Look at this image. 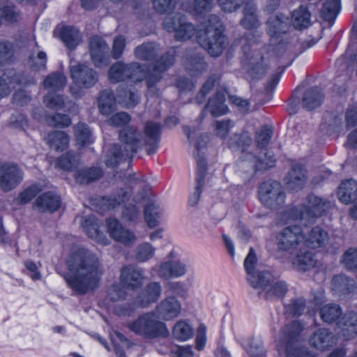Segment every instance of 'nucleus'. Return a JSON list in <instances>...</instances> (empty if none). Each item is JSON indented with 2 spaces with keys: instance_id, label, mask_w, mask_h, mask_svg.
<instances>
[{
  "instance_id": "f257e3e1",
  "label": "nucleus",
  "mask_w": 357,
  "mask_h": 357,
  "mask_svg": "<svg viewBox=\"0 0 357 357\" xmlns=\"http://www.w3.org/2000/svg\"><path fill=\"white\" fill-rule=\"evenodd\" d=\"M161 126L159 123L149 121L146 123L144 135L134 126H127L119 132L121 145L113 144L108 150L105 157L107 167L117 166L123 160L131 159L139 149L146 146L148 155L153 154L158 145Z\"/></svg>"
},
{
  "instance_id": "f03ea898",
  "label": "nucleus",
  "mask_w": 357,
  "mask_h": 357,
  "mask_svg": "<svg viewBox=\"0 0 357 357\" xmlns=\"http://www.w3.org/2000/svg\"><path fill=\"white\" fill-rule=\"evenodd\" d=\"M176 56V49L172 47L155 61L149 64L145 70L139 62H116L109 70V79L113 83H117L127 79H132L136 82H141L144 79L147 88L154 89L163 79L165 72L175 63Z\"/></svg>"
},
{
  "instance_id": "7ed1b4c3",
  "label": "nucleus",
  "mask_w": 357,
  "mask_h": 357,
  "mask_svg": "<svg viewBox=\"0 0 357 357\" xmlns=\"http://www.w3.org/2000/svg\"><path fill=\"white\" fill-rule=\"evenodd\" d=\"M66 265L72 273V275L66 278V281L79 294H85L98 288L105 273L100 258L96 253L82 248L72 253Z\"/></svg>"
},
{
  "instance_id": "20e7f679",
  "label": "nucleus",
  "mask_w": 357,
  "mask_h": 357,
  "mask_svg": "<svg viewBox=\"0 0 357 357\" xmlns=\"http://www.w3.org/2000/svg\"><path fill=\"white\" fill-rule=\"evenodd\" d=\"M205 31L198 36V43L206 50L212 56H220L229 42L223 33L222 25L218 16L209 15Z\"/></svg>"
},
{
  "instance_id": "39448f33",
  "label": "nucleus",
  "mask_w": 357,
  "mask_h": 357,
  "mask_svg": "<svg viewBox=\"0 0 357 357\" xmlns=\"http://www.w3.org/2000/svg\"><path fill=\"white\" fill-rule=\"evenodd\" d=\"M303 325L297 321L285 325L281 330V342L284 347L286 357H315L307 347L301 346L305 340Z\"/></svg>"
},
{
  "instance_id": "423d86ee",
  "label": "nucleus",
  "mask_w": 357,
  "mask_h": 357,
  "mask_svg": "<svg viewBox=\"0 0 357 357\" xmlns=\"http://www.w3.org/2000/svg\"><path fill=\"white\" fill-rule=\"evenodd\" d=\"M249 282L254 288L262 289L263 296L266 301L281 298L288 291L286 282L278 280L268 271H262L256 275L251 276Z\"/></svg>"
},
{
  "instance_id": "0eeeda50",
  "label": "nucleus",
  "mask_w": 357,
  "mask_h": 357,
  "mask_svg": "<svg viewBox=\"0 0 357 357\" xmlns=\"http://www.w3.org/2000/svg\"><path fill=\"white\" fill-rule=\"evenodd\" d=\"M126 326L134 333L146 338L165 337L169 335L165 324L154 319L151 314H144L135 321L128 322Z\"/></svg>"
},
{
  "instance_id": "6e6552de",
  "label": "nucleus",
  "mask_w": 357,
  "mask_h": 357,
  "mask_svg": "<svg viewBox=\"0 0 357 357\" xmlns=\"http://www.w3.org/2000/svg\"><path fill=\"white\" fill-rule=\"evenodd\" d=\"M258 193L261 204L271 209H278L284 204L285 192L282 184L277 181L263 182L259 186Z\"/></svg>"
},
{
  "instance_id": "1a4fd4ad",
  "label": "nucleus",
  "mask_w": 357,
  "mask_h": 357,
  "mask_svg": "<svg viewBox=\"0 0 357 357\" xmlns=\"http://www.w3.org/2000/svg\"><path fill=\"white\" fill-rule=\"evenodd\" d=\"M304 235L298 226L282 229L276 235V244L280 251L291 252L303 244Z\"/></svg>"
},
{
  "instance_id": "9d476101",
  "label": "nucleus",
  "mask_w": 357,
  "mask_h": 357,
  "mask_svg": "<svg viewBox=\"0 0 357 357\" xmlns=\"http://www.w3.org/2000/svg\"><path fill=\"white\" fill-rule=\"evenodd\" d=\"M70 77L79 89H90L98 80V73L85 63H77L70 66Z\"/></svg>"
},
{
  "instance_id": "9b49d317",
  "label": "nucleus",
  "mask_w": 357,
  "mask_h": 357,
  "mask_svg": "<svg viewBox=\"0 0 357 357\" xmlns=\"http://www.w3.org/2000/svg\"><path fill=\"white\" fill-rule=\"evenodd\" d=\"M23 172L15 164L4 163L0 165V188L4 192L15 188L22 181Z\"/></svg>"
},
{
  "instance_id": "f8f14e48",
  "label": "nucleus",
  "mask_w": 357,
  "mask_h": 357,
  "mask_svg": "<svg viewBox=\"0 0 357 357\" xmlns=\"http://www.w3.org/2000/svg\"><path fill=\"white\" fill-rule=\"evenodd\" d=\"M331 207V204L326 199L312 193L308 195L302 204L301 209V218L305 216L318 218L323 215Z\"/></svg>"
},
{
  "instance_id": "ddd939ff",
  "label": "nucleus",
  "mask_w": 357,
  "mask_h": 357,
  "mask_svg": "<svg viewBox=\"0 0 357 357\" xmlns=\"http://www.w3.org/2000/svg\"><path fill=\"white\" fill-rule=\"evenodd\" d=\"M107 231L112 238L124 244L134 242L135 237L129 230L125 229L115 218L107 219Z\"/></svg>"
},
{
  "instance_id": "4468645a",
  "label": "nucleus",
  "mask_w": 357,
  "mask_h": 357,
  "mask_svg": "<svg viewBox=\"0 0 357 357\" xmlns=\"http://www.w3.org/2000/svg\"><path fill=\"white\" fill-rule=\"evenodd\" d=\"M59 195L54 192H47L40 195L35 201L34 206L40 213L56 211L61 206Z\"/></svg>"
},
{
  "instance_id": "2eb2a0df",
  "label": "nucleus",
  "mask_w": 357,
  "mask_h": 357,
  "mask_svg": "<svg viewBox=\"0 0 357 357\" xmlns=\"http://www.w3.org/2000/svg\"><path fill=\"white\" fill-rule=\"evenodd\" d=\"M121 282L132 289H136L142 287L143 276L141 270L133 265L123 267L121 271Z\"/></svg>"
},
{
  "instance_id": "dca6fc26",
  "label": "nucleus",
  "mask_w": 357,
  "mask_h": 357,
  "mask_svg": "<svg viewBox=\"0 0 357 357\" xmlns=\"http://www.w3.org/2000/svg\"><path fill=\"white\" fill-rule=\"evenodd\" d=\"M243 15L241 24L245 29H257L261 25L257 14V8L253 0H245L243 6Z\"/></svg>"
},
{
  "instance_id": "f3484780",
  "label": "nucleus",
  "mask_w": 357,
  "mask_h": 357,
  "mask_svg": "<svg viewBox=\"0 0 357 357\" xmlns=\"http://www.w3.org/2000/svg\"><path fill=\"white\" fill-rule=\"evenodd\" d=\"M267 33L271 38H279L285 34L289 26V17L280 14L271 16L266 22Z\"/></svg>"
},
{
  "instance_id": "a211bd4d",
  "label": "nucleus",
  "mask_w": 357,
  "mask_h": 357,
  "mask_svg": "<svg viewBox=\"0 0 357 357\" xmlns=\"http://www.w3.org/2000/svg\"><path fill=\"white\" fill-rule=\"evenodd\" d=\"M244 160L252 163V168L255 173H264L269 170L275 165V162L274 156L268 155L266 151L260 153L257 155L248 153L245 155Z\"/></svg>"
},
{
  "instance_id": "6ab92c4d",
  "label": "nucleus",
  "mask_w": 357,
  "mask_h": 357,
  "mask_svg": "<svg viewBox=\"0 0 357 357\" xmlns=\"http://www.w3.org/2000/svg\"><path fill=\"white\" fill-rule=\"evenodd\" d=\"M335 335L328 329L319 328L314 331L309 340L312 347L324 351L330 349L335 344Z\"/></svg>"
},
{
  "instance_id": "aec40b11",
  "label": "nucleus",
  "mask_w": 357,
  "mask_h": 357,
  "mask_svg": "<svg viewBox=\"0 0 357 357\" xmlns=\"http://www.w3.org/2000/svg\"><path fill=\"white\" fill-rule=\"evenodd\" d=\"M294 268L299 272H306L315 268L317 260L315 255L307 250H300L292 261Z\"/></svg>"
},
{
  "instance_id": "412c9836",
  "label": "nucleus",
  "mask_w": 357,
  "mask_h": 357,
  "mask_svg": "<svg viewBox=\"0 0 357 357\" xmlns=\"http://www.w3.org/2000/svg\"><path fill=\"white\" fill-rule=\"evenodd\" d=\"M181 312V306L174 297H169L161 302L156 308L158 318L170 320L176 318Z\"/></svg>"
},
{
  "instance_id": "4be33fe9",
  "label": "nucleus",
  "mask_w": 357,
  "mask_h": 357,
  "mask_svg": "<svg viewBox=\"0 0 357 357\" xmlns=\"http://www.w3.org/2000/svg\"><path fill=\"white\" fill-rule=\"evenodd\" d=\"M108 50V45L102 38L98 36L91 38L89 51L91 59L96 66H99L103 62Z\"/></svg>"
},
{
  "instance_id": "5701e85b",
  "label": "nucleus",
  "mask_w": 357,
  "mask_h": 357,
  "mask_svg": "<svg viewBox=\"0 0 357 357\" xmlns=\"http://www.w3.org/2000/svg\"><path fill=\"white\" fill-rule=\"evenodd\" d=\"M328 241V232L321 227L317 226L311 229L304 236L303 244L312 249L324 246Z\"/></svg>"
},
{
  "instance_id": "b1692460",
  "label": "nucleus",
  "mask_w": 357,
  "mask_h": 357,
  "mask_svg": "<svg viewBox=\"0 0 357 357\" xmlns=\"http://www.w3.org/2000/svg\"><path fill=\"white\" fill-rule=\"evenodd\" d=\"M287 187L292 190H299L303 188L306 181L305 170L300 165L292 167L285 178Z\"/></svg>"
},
{
  "instance_id": "393cba45",
  "label": "nucleus",
  "mask_w": 357,
  "mask_h": 357,
  "mask_svg": "<svg viewBox=\"0 0 357 357\" xmlns=\"http://www.w3.org/2000/svg\"><path fill=\"white\" fill-rule=\"evenodd\" d=\"M183 64L185 69L192 75L202 73L207 70V63L204 57L197 52H187Z\"/></svg>"
},
{
  "instance_id": "a878e982",
  "label": "nucleus",
  "mask_w": 357,
  "mask_h": 357,
  "mask_svg": "<svg viewBox=\"0 0 357 357\" xmlns=\"http://www.w3.org/2000/svg\"><path fill=\"white\" fill-rule=\"evenodd\" d=\"M339 199L348 204L357 199V183L352 178L344 181L337 190Z\"/></svg>"
},
{
  "instance_id": "bb28decb",
  "label": "nucleus",
  "mask_w": 357,
  "mask_h": 357,
  "mask_svg": "<svg viewBox=\"0 0 357 357\" xmlns=\"http://www.w3.org/2000/svg\"><path fill=\"white\" fill-rule=\"evenodd\" d=\"M339 324L345 340H351L357 335V313L346 314Z\"/></svg>"
},
{
  "instance_id": "cd10ccee",
  "label": "nucleus",
  "mask_w": 357,
  "mask_h": 357,
  "mask_svg": "<svg viewBox=\"0 0 357 357\" xmlns=\"http://www.w3.org/2000/svg\"><path fill=\"white\" fill-rule=\"evenodd\" d=\"M116 98L113 91L107 89L102 91L99 95L98 109L100 112L108 116L116 110Z\"/></svg>"
},
{
  "instance_id": "c85d7f7f",
  "label": "nucleus",
  "mask_w": 357,
  "mask_h": 357,
  "mask_svg": "<svg viewBox=\"0 0 357 357\" xmlns=\"http://www.w3.org/2000/svg\"><path fill=\"white\" fill-rule=\"evenodd\" d=\"M225 96L223 92L218 91L210 98L204 109H208L211 114L217 117L227 112V107L225 105Z\"/></svg>"
},
{
  "instance_id": "c756f323",
  "label": "nucleus",
  "mask_w": 357,
  "mask_h": 357,
  "mask_svg": "<svg viewBox=\"0 0 357 357\" xmlns=\"http://www.w3.org/2000/svg\"><path fill=\"white\" fill-rule=\"evenodd\" d=\"M324 100V94L318 88H311L305 91L302 98L303 107L312 110L319 107Z\"/></svg>"
},
{
  "instance_id": "7c9ffc66",
  "label": "nucleus",
  "mask_w": 357,
  "mask_h": 357,
  "mask_svg": "<svg viewBox=\"0 0 357 357\" xmlns=\"http://www.w3.org/2000/svg\"><path fill=\"white\" fill-rule=\"evenodd\" d=\"M291 20L294 27L301 30L310 25L311 13L306 6L301 5L298 8L293 11Z\"/></svg>"
},
{
  "instance_id": "2f4dec72",
  "label": "nucleus",
  "mask_w": 357,
  "mask_h": 357,
  "mask_svg": "<svg viewBox=\"0 0 357 357\" xmlns=\"http://www.w3.org/2000/svg\"><path fill=\"white\" fill-rule=\"evenodd\" d=\"M60 38L66 46L70 50L75 49L82 41L79 31L72 26L63 27L60 33Z\"/></svg>"
},
{
  "instance_id": "473e14b6",
  "label": "nucleus",
  "mask_w": 357,
  "mask_h": 357,
  "mask_svg": "<svg viewBox=\"0 0 357 357\" xmlns=\"http://www.w3.org/2000/svg\"><path fill=\"white\" fill-rule=\"evenodd\" d=\"M134 54L136 59L141 61H151L158 54L157 45L154 43H144L135 47Z\"/></svg>"
},
{
  "instance_id": "72a5a7b5",
  "label": "nucleus",
  "mask_w": 357,
  "mask_h": 357,
  "mask_svg": "<svg viewBox=\"0 0 357 357\" xmlns=\"http://www.w3.org/2000/svg\"><path fill=\"white\" fill-rule=\"evenodd\" d=\"M185 273V266L178 261L164 262L159 270V275L167 279L183 275Z\"/></svg>"
},
{
  "instance_id": "f704fd0d",
  "label": "nucleus",
  "mask_w": 357,
  "mask_h": 357,
  "mask_svg": "<svg viewBox=\"0 0 357 357\" xmlns=\"http://www.w3.org/2000/svg\"><path fill=\"white\" fill-rule=\"evenodd\" d=\"M340 9V0H326L321 10L322 19L331 24Z\"/></svg>"
},
{
  "instance_id": "c9c22d12",
  "label": "nucleus",
  "mask_w": 357,
  "mask_h": 357,
  "mask_svg": "<svg viewBox=\"0 0 357 357\" xmlns=\"http://www.w3.org/2000/svg\"><path fill=\"white\" fill-rule=\"evenodd\" d=\"M47 142L51 149L62 151L67 148L69 137L63 131H55L48 134Z\"/></svg>"
},
{
  "instance_id": "e433bc0d",
  "label": "nucleus",
  "mask_w": 357,
  "mask_h": 357,
  "mask_svg": "<svg viewBox=\"0 0 357 357\" xmlns=\"http://www.w3.org/2000/svg\"><path fill=\"white\" fill-rule=\"evenodd\" d=\"M102 176V171L98 167H91L80 169L77 172L75 180L80 184L89 183L100 179Z\"/></svg>"
},
{
  "instance_id": "4c0bfd02",
  "label": "nucleus",
  "mask_w": 357,
  "mask_h": 357,
  "mask_svg": "<svg viewBox=\"0 0 357 357\" xmlns=\"http://www.w3.org/2000/svg\"><path fill=\"white\" fill-rule=\"evenodd\" d=\"M319 314L324 322L331 324L341 317L342 311L338 305L329 303L321 307Z\"/></svg>"
},
{
  "instance_id": "58836bf2",
  "label": "nucleus",
  "mask_w": 357,
  "mask_h": 357,
  "mask_svg": "<svg viewBox=\"0 0 357 357\" xmlns=\"http://www.w3.org/2000/svg\"><path fill=\"white\" fill-rule=\"evenodd\" d=\"M79 155L73 151H68L57 158L56 167L65 171H72L79 164Z\"/></svg>"
},
{
  "instance_id": "ea45409f",
  "label": "nucleus",
  "mask_w": 357,
  "mask_h": 357,
  "mask_svg": "<svg viewBox=\"0 0 357 357\" xmlns=\"http://www.w3.org/2000/svg\"><path fill=\"white\" fill-rule=\"evenodd\" d=\"M334 288L339 292L347 294L355 288V282L351 278L344 275H335L332 280Z\"/></svg>"
},
{
  "instance_id": "a19ab883",
  "label": "nucleus",
  "mask_w": 357,
  "mask_h": 357,
  "mask_svg": "<svg viewBox=\"0 0 357 357\" xmlns=\"http://www.w3.org/2000/svg\"><path fill=\"white\" fill-rule=\"evenodd\" d=\"M66 84V78L63 73L55 72L47 75L43 81V86L47 89L59 91Z\"/></svg>"
},
{
  "instance_id": "79ce46f5",
  "label": "nucleus",
  "mask_w": 357,
  "mask_h": 357,
  "mask_svg": "<svg viewBox=\"0 0 357 357\" xmlns=\"http://www.w3.org/2000/svg\"><path fill=\"white\" fill-rule=\"evenodd\" d=\"M219 79L220 75L218 74H213L208 77L207 80L202 85L201 89L196 96L195 101L198 105H201L205 101L206 96L213 89L215 83Z\"/></svg>"
},
{
  "instance_id": "37998d69",
  "label": "nucleus",
  "mask_w": 357,
  "mask_h": 357,
  "mask_svg": "<svg viewBox=\"0 0 357 357\" xmlns=\"http://www.w3.org/2000/svg\"><path fill=\"white\" fill-rule=\"evenodd\" d=\"M197 172L196 181L197 183L198 194L195 196V202L197 200L199 194L201 192V188L204 185V180L207 171V162L205 158L199 154L197 158Z\"/></svg>"
},
{
  "instance_id": "c03bdc74",
  "label": "nucleus",
  "mask_w": 357,
  "mask_h": 357,
  "mask_svg": "<svg viewBox=\"0 0 357 357\" xmlns=\"http://www.w3.org/2000/svg\"><path fill=\"white\" fill-rule=\"evenodd\" d=\"M305 300L302 298L292 299L288 305L284 307V313L292 317L301 315L305 309Z\"/></svg>"
},
{
  "instance_id": "a18cd8bd",
  "label": "nucleus",
  "mask_w": 357,
  "mask_h": 357,
  "mask_svg": "<svg viewBox=\"0 0 357 357\" xmlns=\"http://www.w3.org/2000/svg\"><path fill=\"white\" fill-rule=\"evenodd\" d=\"M161 294V287L158 282H151L146 288V300L142 301L138 303L139 306L146 307L151 302H155L158 299Z\"/></svg>"
},
{
  "instance_id": "49530a36",
  "label": "nucleus",
  "mask_w": 357,
  "mask_h": 357,
  "mask_svg": "<svg viewBox=\"0 0 357 357\" xmlns=\"http://www.w3.org/2000/svg\"><path fill=\"white\" fill-rule=\"evenodd\" d=\"M144 218L150 228H153L158 225V219L160 218L158 206L154 203L147 204L144 208Z\"/></svg>"
},
{
  "instance_id": "de8ad7c7",
  "label": "nucleus",
  "mask_w": 357,
  "mask_h": 357,
  "mask_svg": "<svg viewBox=\"0 0 357 357\" xmlns=\"http://www.w3.org/2000/svg\"><path fill=\"white\" fill-rule=\"evenodd\" d=\"M173 335L178 340H185L192 336L193 330L188 324L180 321L174 326Z\"/></svg>"
},
{
  "instance_id": "09e8293b",
  "label": "nucleus",
  "mask_w": 357,
  "mask_h": 357,
  "mask_svg": "<svg viewBox=\"0 0 357 357\" xmlns=\"http://www.w3.org/2000/svg\"><path fill=\"white\" fill-rule=\"evenodd\" d=\"M195 33V28L194 25L187 22L186 18L184 19L181 26L176 30L175 38L177 40H187L192 38Z\"/></svg>"
},
{
  "instance_id": "8fccbe9b",
  "label": "nucleus",
  "mask_w": 357,
  "mask_h": 357,
  "mask_svg": "<svg viewBox=\"0 0 357 357\" xmlns=\"http://www.w3.org/2000/svg\"><path fill=\"white\" fill-rule=\"evenodd\" d=\"M130 196V190L121 189L116 195L104 199V204L107 205L108 209L114 208L116 206L128 200Z\"/></svg>"
},
{
  "instance_id": "3c124183",
  "label": "nucleus",
  "mask_w": 357,
  "mask_h": 357,
  "mask_svg": "<svg viewBox=\"0 0 357 357\" xmlns=\"http://www.w3.org/2000/svg\"><path fill=\"white\" fill-rule=\"evenodd\" d=\"M257 61L250 63V68L249 73L254 79H259L262 77L266 73V66L264 64V57L260 54H257Z\"/></svg>"
},
{
  "instance_id": "603ef678",
  "label": "nucleus",
  "mask_w": 357,
  "mask_h": 357,
  "mask_svg": "<svg viewBox=\"0 0 357 357\" xmlns=\"http://www.w3.org/2000/svg\"><path fill=\"white\" fill-rule=\"evenodd\" d=\"M14 56L13 45L8 41L0 42V66L12 61Z\"/></svg>"
},
{
  "instance_id": "864d4df0",
  "label": "nucleus",
  "mask_w": 357,
  "mask_h": 357,
  "mask_svg": "<svg viewBox=\"0 0 357 357\" xmlns=\"http://www.w3.org/2000/svg\"><path fill=\"white\" fill-rule=\"evenodd\" d=\"M122 102L127 108L135 107L139 102L140 96L135 89H128L120 95Z\"/></svg>"
},
{
  "instance_id": "5fc2aeb1",
  "label": "nucleus",
  "mask_w": 357,
  "mask_h": 357,
  "mask_svg": "<svg viewBox=\"0 0 357 357\" xmlns=\"http://www.w3.org/2000/svg\"><path fill=\"white\" fill-rule=\"evenodd\" d=\"M43 102L47 107L52 109H60L63 107L65 100L60 94L49 93L43 98Z\"/></svg>"
},
{
  "instance_id": "6e6d98bb",
  "label": "nucleus",
  "mask_w": 357,
  "mask_h": 357,
  "mask_svg": "<svg viewBox=\"0 0 357 357\" xmlns=\"http://www.w3.org/2000/svg\"><path fill=\"white\" fill-rule=\"evenodd\" d=\"M342 263L348 270H357V248H351L342 255Z\"/></svg>"
},
{
  "instance_id": "4d7b16f0",
  "label": "nucleus",
  "mask_w": 357,
  "mask_h": 357,
  "mask_svg": "<svg viewBox=\"0 0 357 357\" xmlns=\"http://www.w3.org/2000/svg\"><path fill=\"white\" fill-rule=\"evenodd\" d=\"M185 17L181 13H176L173 17H167L163 22L164 29L168 32H175L181 26Z\"/></svg>"
},
{
  "instance_id": "13d9d810",
  "label": "nucleus",
  "mask_w": 357,
  "mask_h": 357,
  "mask_svg": "<svg viewBox=\"0 0 357 357\" xmlns=\"http://www.w3.org/2000/svg\"><path fill=\"white\" fill-rule=\"evenodd\" d=\"M47 57L44 52H39L37 56L31 55L28 65L34 71L45 70L46 68Z\"/></svg>"
},
{
  "instance_id": "bf43d9fd",
  "label": "nucleus",
  "mask_w": 357,
  "mask_h": 357,
  "mask_svg": "<svg viewBox=\"0 0 357 357\" xmlns=\"http://www.w3.org/2000/svg\"><path fill=\"white\" fill-rule=\"evenodd\" d=\"M153 8L160 14L172 13L177 4V0H152Z\"/></svg>"
},
{
  "instance_id": "052dcab7",
  "label": "nucleus",
  "mask_w": 357,
  "mask_h": 357,
  "mask_svg": "<svg viewBox=\"0 0 357 357\" xmlns=\"http://www.w3.org/2000/svg\"><path fill=\"white\" fill-rule=\"evenodd\" d=\"M342 124V118L340 116H330L329 119L326 118V121L321 125V128L327 133L331 134L339 131Z\"/></svg>"
},
{
  "instance_id": "680f3d73",
  "label": "nucleus",
  "mask_w": 357,
  "mask_h": 357,
  "mask_svg": "<svg viewBox=\"0 0 357 357\" xmlns=\"http://www.w3.org/2000/svg\"><path fill=\"white\" fill-rule=\"evenodd\" d=\"M123 284H113L107 291V297L112 302H116L124 299L126 292Z\"/></svg>"
},
{
  "instance_id": "e2e57ef3",
  "label": "nucleus",
  "mask_w": 357,
  "mask_h": 357,
  "mask_svg": "<svg viewBox=\"0 0 357 357\" xmlns=\"http://www.w3.org/2000/svg\"><path fill=\"white\" fill-rule=\"evenodd\" d=\"M272 136V130L268 126L262 127L257 133V146L260 149L265 148L269 143Z\"/></svg>"
},
{
  "instance_id": "0e129e2a",
  "label": "nucleus",
  "mask_w": 357,
  "mask_h": 357,
  "mask_svg": "<svg viewBox=\"0 0 357 357\" xmlns=\"http://www.w3.org/2000/svg\"><path fill=\"white\" fill-rule=\"evenodd\" d=\"M47 121L50 126L60 128L68 127L71 123V120L68 115L59 113L54 116H48Z\"/></svg>"
},
{
  "instance_id": "69168bd1",
  "label": "nucleus",
  "mask_w": 357,
  "mask_h": 357,
  "mask_svg": "<svg viewBox=\"0 0 357 357\" xmlns=\"http://www.w3.org/2000/svg\"><path fill=\"white\" fill-rule=\"evenodd\" d=\"M76 139L79 144L85 146L90 142L91 131L86 125L79 123L76 127Z\"/></svg>"
},
{
  "instance_id": "338daca9",
  "label": "nucleus",
  "mask_w": 357,
  "mask_h": 357,
  "mask_svg": "<svg viewBox=\"0 0 357 357\" xmlns=\"http://www.w3.org/2000/svg\"><path fill=\"white\" fill-rule=\"evenodd\" d=\"M126 38L123 35L116 36L113 41L112 56L114 59H118L121 57L126 47Z\"/></svg>"
},
{
  "instance_id": "774afa93",
  "label": "nucleus",
  "mask_w": 357,
  "mask_h": 357,
  "mask_svg": "<svg viewBox=\"0 0 357 357\" xmlns=\"http://www.w3.org/2000/svg\"><path fill=\"white\" fill-rule=\"evenodd\" d=\"M3 19L9 22H16L21 18V15L17 8L14 5L6 6L1 9Z\"/></svg>"
}]
</instances>
